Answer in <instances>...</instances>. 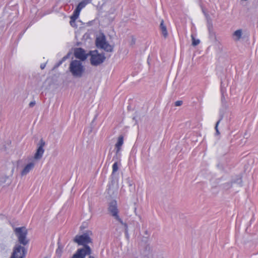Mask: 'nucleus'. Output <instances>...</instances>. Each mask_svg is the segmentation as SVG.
Instances as JSON below:
<instances>
[{
  "label": "nucleus",
  "mask_w": 258,
  "mask_h": 258,
  "mask_svg": "<svg viewBox=\"0 0 258 258\" xmlns=\"http://www.w3.org/2000/svg\"><path fill=\"white\" fill-rule=\"evenodd\" d=\"M108 210L111 215L123 226L125 230V233L126 235H128L127 224L126 223L123 222L119 216V210L117 208V203L116 201L112 200L109 203Z\"/></svg>",
  "instance_id": "1"
},
{
  "label": "nucleus",
  "mask_w": 258,
  "mask_h": 258,
  "mask_svg": "<svg viewBox=\"0 0 258 258\" xmlns=\"http://www.w3.org/2000/svg\"><path fill=\"white\" fill-rule=\"evenodd\" d=\"M85 69L84 66L80 60H73L70 64V72L75 78L82 77L85 72Z\"/></svg>",
  "instance_id": "2"
},
{
  "label": "nucleus",
  "mask_w": 258,
  "mask_h": 258,
  "mask_svg": "<svg viewBox=\"0 0 258 258\" xmlns=\"http://www.w3.org/2000/svg\"><path fill=\"white\" fill-rule=\"evenodd\" d=\"M92 235L91 231H87L82 235H77L75 236L74 241L79 245H83V248L89 246L88 244L92 242L90 235Z\"/></svg>",
  "instance_id": "3"
},
{
  "label": "nucleus",
  "mask_w": 258,
  "mask_h": 258,
  "mask_svg": "<svg viewBox=\"0 0 258 258\" xmlns=\"http://www.w3.org/2000/svg\"><path fill=\"white\" fill-rule=\"evenodd\" d=\"M90 63L93 66H98L102 63L105 60L104 54L99 53L97 50L90 51Z\"/></svg>",
  "instance_id": "4"
},
{
  "label": "nucleus",
  "mask_w": 258,
  "mask_h": 258,
  "mask_svg": "<svg viewBox=\"0 0 258 258\" xmlns=\"http://www.w3.org/2000/svg\"><path fill=\"white\" fill-rule=\"evenodd\" d=\"M15 231L18 237L19 242L24 245H26L28 242L26 239V235L27 234V230L24 227H19L16 228Z\"/></svg>",
  "instance_id": "5"
},
{
  "label": "nucleus",
  "mask_w": 258,
  "mask_h": 258,
  "mask_svg": "<svg viewBox=\"0 0 258 258\" xmlns=\"http://www.w3.org/2000/svg\"><path fill=\"white\" fill-rule=\"evenodd\" d=\"M91 249L90 246H86L85 248L78 249L73 255L72 258H85L87 255L91 253Z\"/></svg>",
  "instance_id": "6"
},
{
  "label": "nucleus",
  "mask_w": 258,
  "mask_h": 258,
  "mask_svg": "<svg viewBox=\"0 0 258 258\" xmlns=\"http://www.w3.org/2000/svg\"><path fill=\"white\" fill-rule=\"evenodd\" d=\"M26 252L24 247L21 245H17L14 249L11 258H24Z\"/></svg>",
  "instance_id": "7"
},
{
  "label": "nucleus",
  "mask_w": 258,
  "mask_h": 258,
  "mask_svg": "<svg viewBox=\"0 0 258 258\" xmlns=\"http://www.w3.org/2000/svg\"><path fill=\"white\" fill-rule=\"evenodd\" d=\"M89 54L86 53L85 50L81 47L77 48L74 50L75 57L79 59L81 61L85 60Z\"/></svg>",
  "instance_id": "8"
},
{
  "label": "nucleus",
  "mask_w": 258,
  "mask_h": 258,
  "mask_svg": "<svg viewBox=\"0 0 258 258\" xmlns=\"http://www.w3.org/2000/svg\"><path fill=\"white\" fill-rule=\"evenodd\" d=\"M45 142L43 139H41L39 143L36 152L34 155V158L35 159L38 160L42 158L44 152L43 147L45 146Z\"/></svg>",
  "instance_id": "9"
},
{
  "label": "nucleus",
  "mask_w": 258,
  "mask_h": 258,
  "mask_svg": "<svg viewBox=\"0 0 258 258\" xmlns=\"http://www.w3.org/2000/svg\"><path fill=\"white\" fill-rule=\"evenodd\" d=\"M107 41L105 36L103 35L100 37H97L96 40V44L98 48H102L106 44Z\"/></svg>",
  "instance_id": "10"
},
{
  "label": "nucleus",
  "mask_w": 258,
  "mask_h": 258,
  "mask_svg": "<svg viewBox=\"0 0 258 258\" xmlns=\"http://www.w3.org/2000/svg\"><path fill=\"white\" fill-rule=\"evenodd\" d=\"M34 164L32 162L28 163L23 169L21 172L22 175H26L34 167Z\"/></svg>",
  "instance_id": "11"
},
{
  "label": "nucleus",
  "mask_w": 258,
  "mask_h": 258,
  "mask_svg": "<svg viewBox=\"0 0 258 258\" xmlns=\"http://www.w3.org/2000/svg\"><path fill=\"white\" fill-rule=\"evenodd\" d=\"M123 144V137L121 136L118 138L117 142L115 145L116 153L117 154L120 150L121 147Z\"/></svg>",
  "instance_id": "12"
},
{
  "label": "nucleus",
  "mask_w": 258,
  "mask_h": 258,
  "mask_svg": "<svg viewBox=\"0 0 258 258\" xmlns=\"http://www.w3.org/2000/svg\"><path fill=\"white\" fill-rule=\"evenodd\" d=\"M197 33H192L191 38L192 40V45L196 46L200 43V40L197 37Z\"/></svg>",
  "instance_id": "13"
},
{
  "label": "nucleus",
  "mask_w": 258,
  "mask_h": 258,
  "mask_svg": "<svg viewBox=\"0 0 258 258\" xmlns=\"http://www.w3.org/2000/svg\"><path fill=\"white\" fill-rule=\"evenodd\" d=\"M203 12L205 14V15L206 16V19L207 21L208 30L210 32L212 31L213 30V26L212 24V20H211L210 16L208 14L206 13L204 11H203Z\"/></svg>",
  "instance_id": "14"
},
{
  "label": "nucleus",
  "mask_w": 258,
  "mask_h": 258,
  "mask_svg": "<svg viewBox=\"0 0 258 258\" xmlns=\"http://www.w3.org/2000/svg\"><path fill=\"white\" fill-rule=\"evenodd\" d=\"M92 0H83L77 7V8L81 11L88 4L91 3Z\"/></svg>",
  "instance_id": "15"
},
{
  "label": "nucleus",
  "mask_w": 258,
  "mask_h": 258,
  "mask_svg": "<svg viewBox=\"0 0 258 258\" xmlns=\"http://www.w3.org/2000/svg\"><path fill=\"white\" fill-rule=\"evenodd\" d=\"M80 11H81L80 10H79L77 8H76V9L74 11L73 15L71 17V19H73L72 21H73L74 20H76L78 18Z\"/></svg>",
  "instance_id": "16"
},
{
  "label": "nucleus",
  "mask_w": 258,
  "mask_h": 258,
  "mask_svg": "<svg viewBox=\"0 0 258 258\" xmlns=\"http://www.w3.org/2000/svg\"><path fill=\"white\" fill-rule=\"evenodd\" d=\"M104 50L107 52H112L113 49V47L110 45L109 43H106V44L102 48Z\"/></svg>",
  "instance_id": "17"
},
{
  "label": "nucleus",
  "mask_w": 258,
  "mask_h": 258,
  "mask_svg": "<svg viewBox=\"0 0 258 258\" xmlns=\"http://www.w3.org/2000/svg\"><path fill=\"white\" fill-rule=\"evenodd\" d=\"M69 54H68L66 56H63L60 60H59L56 64H55L54 68H57L60 66L63 63V62H64L69 58Z\"/></svg>",
  "instance_id": "18"
},
{
  "label": "nucleus",
  "mask_w": 258,
  "mask_h": 258,
  "mask_svg": "<svg viewBox=\"0 0 258 258\" xmlns=\"http://www.w3.org/2000/svg\"><path fill=\"white\" fill-rule=\"evenodd\" d=\"M141 258H153V255L152 252L148 251L144 253L142 255Z\"/></svg>",
  "instance_id": "19"
},
{
  "label": "nucleus",
  "mask_w": 258,
  "mask_h": 258,
  "mask_svg": "<svg viewBox=\"0 0 258 258\" xmlns=\"http://www.w3.org/2000/svg\"><path fill=\"white\" fill-rule=\"evenodd\" d=\"M242 33H233L232 38L235 40H238L241 37Z\"/></svg>",
  "instance_id": "20"
},
{
  "label": "nucleus",
  "mask_w": 258,
  "mask_h": 258,
  "mask_svg": "<svg viewBox=\"0 0 258 258\" xmlns=\"http://www.w3.org/2000/svg\"><path fill=\"white\" fill-rule=\"evenodd\" d=\"M160 28L162 31V32H166V27L165 25L164 24L163 20H162L160 25Z\"/></svg>",
  "instance_id": "21"
},
{
  "label": "nucleus",
  "mask_w": 258,
  "mask_h": 258,
  "mask_svg": "<svg viewBox=\"0 0 258 258\" xmlns=\"http://www.w3.org/2000/svg\"><path fill=\"white\" fill-rule=\"evenodd\" d=\"M118 169L117 163L116 162L112 165V173L116 172Z\"/></svg>",
  "instance_id": "22"
},
{
  "label": "nucleus",
  "mask_w": 258,
  "mask_h": 258,
  "mask_svg": "<svg viewBox=\"0 0 258 258\" xmlns=\"http://www.w3.org/2000/svg\"><path fill=\"white\" fill-rule=\"evenodd\" d=\"M222 119V118H221L220 119H219L217 122H216V125H215V129L216 130V135H218L220 134V132L218 130V125L220 123V122L221 121Z\"/></svg>",
  "instance_id": "23"
},
{
  "label": "nucleus",
  "mask_w": 258,
  "mask_h": 258,
  "mask_svg": "<svg viewBox=\"0 0 258 258\" xmlns=\"http://www.w3.org/2000/svg\"><path fill=\"white\" fill-rule=\"evenodd\" d=\"M182 101H181V100H178V101H176L175 102V105L176 106H181L182 104Z\"/></svg>",
  "instance_id": "24"
},
{
  "label": "nucleus",
  "mask_w": 258,
  "mask_h": 258,
  "mask_svg": "<svg viewBox=\"0 0 258 258\" xmlns=\"http://www.w3.org/2000/svg\"><path fill=\"white\" fill-rule=\"evenodd\" d=\"M62 252V248H60L59 246L56 249V253L59 255H60Z\"/></svg>",
  "instance_id": "25"
},
{
  "label": "nucleus",
  "mask_w": 258,
  "mask_h": 258,
  "mask_svg": "<svg viewBox=\"0 0 258 258\" xmlns=\"http://www.w3.org/2000/svg\"><path fill=\"white\" fill-rule=\"evenodd\" d=\"M35 101H31L30 102L29 106L30 107H33L35 105Z\"/></svg>",
  "instance_id": "26"
},
{
  "label": "nucleus",
  "mask_w": 258,
  "mask_h": 258,
  "mask_svg": "<svg viewBox=\"0 0 258 258\" xmlns=\"http://www.w3.org/2000/svg\"><path fill=\"white\" fill-rule=\"evenodd\" d=\"M73 20V19H71V21H70V24H71V26H74V25L75 23V21L76 20H74L73 21H72Z\"/></svg>",
  "instance_id": "27"
},
{
  "label": "nucleus",
  "mask_w": 258,
  "mask_h": 258,
  "mask_svg": "<svg viewBox=\"0 0 258 258\" xmlns=\"http://www.w3.org/2000/svg\"><path fill=\"white\" fill-rule=\"evenodd\" d=\"M45 66H46V63H42L40 65V68L42 70H43V69H44L45 68Z\"/></svg>",
  "instance_id": "28"
},
{
  "label": "nucleus",
  "mask_w": 258,
  "mask_h": 258,
  "mask_svg": "<svg viewBox=\"0 0 258 258\" xmlns=\"http://www.w3.org/2000/svg\"><path fill=\"white\" fill-rule=\"evenodd\" d=\"M135 42H136V40H135V38H132V43H131V44H132V45L134 44L135 43Z\"/></svg>",
  "instance_id": "29"
},
{
  "label": "nucleus",
  "mask_w": 258,
  "mask_h": 258,
  "mask_svg": "<svg viewBox=\"0 0 258 258\" xmlns=\"http://www.w3.org/2000/svg\"><path fill=\"white\" fill-rule=\"evenodd\" d=\"M234 32H239V33H240V32H241V29L237 30H236V31H235Z\"/></svg>",
  "instance_id": "30"
},
{
  "label": "nucleus",
  "mask_w": 258,
  "mask_h": 258,
  "mask_svg": "<svg viewBox=\"0 0 258 258\" xmlns=\"http://www.w3.org/2000/svg\"><path fill=\"white\" fill-rule=\"evenodd\" d=\"M168 33H163L164 37L166 38L167 36Z\"/></svg>",
  "instance_id": "31"
},
{
  "label": "nucleus",
  "mask_w": 258,
  "mask_h": 258,
  "mask_svg": "<svg viewBox=\"0 0 258 258\" xmlns=\"http://www.w3.org/2000/svg\"><path fill=\"white\" fill-rule=\"evenodd\" d=\"M89 258H94L93 256L90 255Z\"/></svg>",
  "instance_id": "32"
}]
</instances>
